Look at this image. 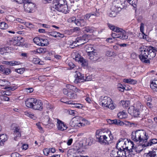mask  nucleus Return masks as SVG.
<instances>
[{
	"mask_svg": "<svg viewBox=\"0 0 157 157\" xmlns=\"http://www.w3.org/2000/svg\"><path fill=\"white\" fill-rule=\"evenodd\" d=\"M132 139L135 142L137 143L144 144L142 147H147L150 146L157 143V139H153L147 142L149 136L146 132L143 129H138L133 131L132 133Z\"/></svg>",
	"mask_w": 157,
	"mask_h": 157,
	"instance_id": "nucleus-1",
	"label": "nucleus"
},
{
	"mask_svg": "<svg viewBox=\"0 0 157 157\" xmlns=\"http://www.w3.org/2000/svg\"><path fill=\"white\" fill-rule=\"evenodd\" d=\"M139 51L141 52L139 56L141 60L144 63H150L149 59L155 56L157 51L155 48L151 46L141 47L140 48Z\"/></svg>",
	"mask_w": 157,
	"mask_h": 157,
	"instance_id": "nucleus-2",
	"label": "nucleus"
},
{
	"mask_svg": "<svg viewBox=\"0 0 157 157\" xmlns=\"http://www.w3.org/2000/svg\"><path fill=\"white\" fill-rule=\"evenodd\" d=\"M96 136L99 143L104 145H109L112 143L111 140L113 137L110 132L109 134L105 133L102 131L98 130L96 132Z\"/></svg>",
	"mask_w": 157,
	"mask_h": 157,
	"instance_id": "nucleus-3",
	"label": "nucleus"
},
{
	"mask_svg": "<svg viewBox=\"0 0 157 157\" xmlns=\"http://www.w3.org/2000/svg\"><path fill=\"white\" fill-rule=\"evenodd\" d=\"M136 106L129 108L128 111V112H130L132 113L135 117H140L139 115L142 114L143 106L139 102L136 103Z\"/></svg>",
	"mask_w": 157,
	"mask_h": 157,
	"instance_id": "nucleus-4",
	"label": "nucleus"
},
{
	"mask_svg": "<svg viewBox=\"0 0 157 157\" xmlns=\"http://www.w3.org/2000/svg\"><path fill=\"white\" fill-rule=\"evenodd\" d=\"M101 105L103 107H108L111 110L115 109L116 105L113 103L112 99L109 97H104L101 101Z\"/></svg>",
	"mask_w": 157,
	"mask_h": 157,
	"instance_id": "nucleus-5",
	"label": "nucleus"
},
{
	"mask_svg": "<svg viewBox=\"0 0 157 157\" xmlns=\"http://www.w3.org/2000/svg\"><path fill=\"white\" fill-rule=\"evenodd\" d=\"M127 144H130L132 145L131 148L129 147L128 150H127L128 154L130 155L131 157H132V155H134L137 153L140 152L143 150V149H138V148H140V147H141V146L140 145H138L137 147H134L133 142L132 141H131L130 142L128 141Z\"/></svg>",
	"mask_w": 157,
	"mask_h": 157,
	"instance_id": "nucleus-6",
	"label": "nucleus"
},
{
	"mask_svg": "<svg viewBox=\"0 0 157 157\" xmlns=\"http://www.w3.org/2000/svg\"><path fill=\"white\" fill-rule=\"evenodd\" d=\"M25 2L24 8L25 11L28 13L32 12L35 7V5L34 3L31 2L30 0H27Z\"/></svg>",
	"mask_w": 157,
	"mask_h": 157,
	"instance_id": "nucleus-7",
	"label": "nucleus"
},
{
	"mask_svg": "<svg viewBox=\"0 0 157 157\" xmlns=\"http://www.w3.org/2000/svg\"><path fill=\"white\" fill-rule=\"evenodd\" d=\"M125 139H121L119 140L116 144V148L117 149L128 150L129 147L126 146Z\"/></svg>",
	"mask_w": 157,
	"mask_h": 157,
	"instance_id": "nucleus-8",
	"label": "nucleus"
},
{
	"mask_svg": "<svg viewBox=\"0 0 157 157\" xmlns=\"http://www.w3.org/2000/svg\"><path fill=\"white\" fill-rule=\"evenodd\" d=\"M76 73L75 76V79L74 81L75 83H78L89 80L86 77H84V75L80 72L76 71Z\"/></svg>",
	"mask_w": 157,
	"mask_h": 157,
	"instance_id": "nucleus-9",
	"label": "nucleus"
},
{
	"mask_svg": "<svg viewBox=\"0 0 157 157\" xmlns=\"http://www.w3.org/2000/svg\"><path fill=\"white\" fill-rule=\"evenodd\" d=\"M54 7H52L51 10H57L59 12H62L64 13H67L69 12L67 5H64L63 6H55Z\"/></svg>",
	"mask_w": 157,
	"mask_h": 157,
	"instance_id": "nucleus-10",
	"label": "nucleus"
},
{
	"mask_svg": "<svg viewBox=\"0 0 157 157\" xmlns=\"http://www.w3.org/2000/svg\"><path fill=\"white\" fill-rule=\"evenodd\" d=\"M56 125L58 130L63 131L65 130L68 128L66 124L60 120L57 119Z\"/></svg>",
	"mask_w": 157,
	"mask_h": 157,
	"instance_id": "nucleus-11",
	"label": "nucleus"
},
{
	"mask_svg": "<svg viewBox=\"0 0 157 157\" xmlns=\"http://www.w3.org/2000/svg\"><path fill=\"white\" fill-rule=\"evenodd\" d=\"M63 94L70 99H75L77 98V95L73 93V92L68 90L66 89H63Z\"/></svg>",
	"mask_w": 157,
	"mask_h": 157,
	"instance_id": "nucleus-12",
	"label": "nucleus"
},
{
	"mask_svg": "<svg viewBox=\"0 0 157 157\" xmlns=\"http://www.w3.org/2000/svg\"><path fill=\"white\" fill-rule=\"evenodd\" d=\"M42 105V103L41 100H37L36 99L33 109L35 110H41L43 109Z\"/></svg>",
	"mask_w": 157,
	"mask_h": 157,
	"instance_id": "nucleus-13",
	"label": "nucleus"
},
{
	"mask_svg": "<svg viewBox=\"0 0 157 157\" xmlns=\"http://www.w3.org/2000/svg\"><path fill=\"white\" fill-rule=\"evenodd\" d=\"M117 157H131V155L127 153V150L118 149Z\"/></svg>",
	"mask_w": 157,
	"mask_h": 157,
	"instance_id": "nucleus-14",
	"label": "nucleus"
},
{
	"mask_svg": "<svg viewBox=\"0 0 157 157\" xmlns=\"http://www.w3.org/2000/svg\"><path fill=\"white\" fill-rule=\"evenodd\" d=\"M88 58L90 60L93 61H96L98 60L99 58V56L96 52L91 53L88 54Z\"/></svg>",
	"mask_w": 157,
	"mask_h": 157,
	"instance_id": "nucleus-15",
	"label": "nucleus"
},
{
	"mask_svg": "<svg viewBox=\"0 0 157 157\" xmlns=\"http://www.w3.org/2000/svg\"><path fill=\"white\" fill-rule=\"evenodd\" d=\"M64 5H67L66 0H55L53 1L52 7L58 6H62Z\"/></svg>",
	"mask_w": 157,
	"mask_h": 157,
	"instance_id": "nucleus-16",
	"label": "nucleus"
},
{
	"mask_svg": "<svg viewBox=\"0 0 157 157\" xmlns=\"http://www.w3.org/2000/svg\"><path fill=\"white\" fill-rule=\"evenodd\" d=\"M88 39L87 38V36L86 35H84L82 37L77 38L75 42L79 43V44L77 45H78L79 44L80 45L84 44L88 41Z\"/></svg>",
	"mask_w": 157,
	"mask_h": 157,
	"instance_id": "nucleus-17",
	"label": "nucleus"
},
{
	"mask_svg": "<svg viewBox=\"0 0 157 157\" xmlns=\"http://www.w3.org/2000/svg\"><path fill=\"white\" fill-rule=\"evenodd\" d=\"M35 100L36 99L33 98L28 99L25 101V104L26 106L29 108L33 109Z\"/></svg>",
	"mask_w": 157,
	"mask_h": 157,
	"instance_id": "nucleus-18",
	"label": "nucleus"
},
{
	"mask_svg": "<svg viewBox=\"0 0 157 157\" xmlns=\"http://www.w3.org/2000/svg\"><path fill=\"white\" fill-rule=\"evenodd\" d=\"M119 33H121V34L119 36V38L122 40H126L128 39V36L126 32L123 29L120 28Z\"/></svg>",
	"mask_w": 157,
	"mask_h": 157,
	"instance_id": "nucleus-19",
	"label": "nucleus"
},
{
	"mask_svg": "<svg viewBox=\"0 0 157 157\" xmlns=\"http://www.w3.org/2000/svg\"><path fill=\"white\" fill-rule=\"evenodd\" d=\"M108 123L109 124H114L117 125H122L123 123L120 120H117V119H114L113 120H110L108 119L107 120Z\"/></svg>",
	"mask_w": 157,
	"mask_h": 157,
	"instance_id": "nucleus-20",
	"label": "nucleus"
},
{
	"mask_svg": "<svg viewBox=\"0 0 157 157\" xmlns=\"http://www.w3.org/2000/svg\"><path fill=\"white\" fill-rule=\"evenodd\" d=\"M5 89H6V90L5 91V92H3L4 93V95L10 96L11 94V93L10 91H11L14 90L15 88L13 86H9L7 87H5Z\"/></svg>",
	"mask_w": 157,
	"mask_h": 157,
	"instance_id": "nucleus-21",
	"label": "nucleus"
},
{
	"mask_svg": "<svg viewBox=\"0 0 157 157\" xmlns=\"http://www.w3.org/2000/svg\"><path fill=\"white\" fill-rule=\"evenodd\" d=\"M76 118L77 119H79V120H81V121H80V122L78 123L75 124L74 126H77L78 127H80L83 126H84L85 125V124H83L82 122H81V121H85L86 123L87 121L85 120L84 119H83L82 117H76Z\"/></svg>",
	"mask_w": 157,
	"mask_h": 157,
	"instance_id": "nucleus-22",
	"label": "nucleus"
},
{
	"mask_svg": "<svg viewBox=\"0 0 157 157\" xmlns=\"http://www.w3.org/2000/svg\"><path fill=\"white\" fill-rule=\"evenodd\" d=\"M8 137L6 134L0 135V145H4V142L7 141Z\"/></svg>",
	"mask_w": 157,
	"mask_h": 157,
	"instance_id": "nucleus-23",
	"label": "nucleus"
},
{
	"mask_svg": "<svg viewBox=\"0 0 157 157\" xmlns=\"http://www.w3.org/2000/svg\"><path fill=\"white\" fill-rule=\"evenodd\" d=\"M146 157H157V149L149 152L147 154Z\"/></svg>",
	"mask_w": 157,
	"mask_h": 157,
	"instance_id": "nucleus-24",
	"label": "nucleus"
},
{
	"mask_svg": "<svg viewBox=\"0 0 157 157\" xmlns=\"http://www.w3.org/2000/svg\"><path fill=\"white\" fill-rule=\"evenodd\" d=\"M86 51L88 55L91 53L94 52L93 51L94 50L93 48V45H87L85 47Z\"/></svg>",
	"mask_w": 157,
	"mask_h": 157,
	"instance_id": "nucleus-25",
	"label": "nucleus"
},
{
	"mask_svg": "<svg viewBox=\"0 0 157 157\" xmlns=\"http://www.w3.org/2000/svg\"><path fill=\"white\" fill-rule=\"evenodd\" d=\"M76 23L78 26H83L86 24V21L83 19H77Z\"/></svg>",
	"mask_w": 157,
	"mask_h": 157,
	"instance_id": "nucleus-26",
	"label": "nucleus"
},
{
	"mask_svg": "<svg viewBox=\"0 0 157 157\" xmlns=\"http://www.w3.org/2000/svg\"><path fill=\"white\" fill-rule=\"evenodd\" d=\"M66 87L68 90H69L70 91L74 92H78V90L75 86L69 84H68L67 85Z\"/></svg>",
	"mask_w": 157,
	"mask_h": 157,
	"instance_id": "nucleus-27",
	"label": "nucleus"
},
{
	"mask_svg": "<svg viewBox=\"0 0 157 157\" xmlns=\"http://www.w3.org/2000/svg\"><path fill=\"white\" fill-rule=\"evenodd\" d=\"M52 122L50 118L48 116H45L43 120V124L45 125H47L48 124H52Z\"/></svg>",
	"mask_w": 157,
	"mask_h": 157,
	"instance_id": "nucleus-28",
	"label": "nucleus"
},
{
	"mask_svg": "<svg viewBox=\"0 0 157 157\" xmlns=\"http://www.w3.org/2000/svg\"><path fill=\"white\" fill-rule=\"evenodd\" d=\"M20 38L13 39L12 40V44L14 46H19L22 43L20 40Z\"/></svg>",
	"mask_w": 157,
	"mask_h": 157,
	"instance_id": "nucleus-29",
	"label": "nucleus"
},
{
	"mask_svg": "<svg viewBox=\"0 0 157 157\" xmlns=\"http://www.w3.org/2000/svg\"><path fill=\"white\" fill-rule=\"evenodd\" d=\"M108 25L110 29L114 32L119 33V31H120L119 29L120 28L118 27H115L114 25L110 24H108Z\"/></svg>",
	"mask_w": 157,
	"mask_h": 157,
	"instance_id": "nucleus-30",
	"label": "nucleus"
},
{
	"mask_svg": "<svg viewBox=\"0 0 157 157\" xmlns=\"http://www.w3.org/2000/svg\"><path fill=\"white\" fill-rule=\"evenodd\" d=\"M150 87L154 91H157V80L152 81L151 83Z\"/></svg>",
	"mask_w": 157,
	"mask_h": 157,
	"instance_id": "nucleus-31",
	"label": "nucleus"
},
{
	"mask_svg": "<svg viewBox=\"0 0 157 157\" xmlns=\"http://www.w3.org/2000/svg\"><path fill=\"white\" fill-rule=\"evenodd\" d=\"M118 118L120 119L124 118L126 117V114L125 112L124 111L120 112L117 114Z\"/></svg>",
	"mask_w": 157,
	"mask_h": 157,
	"instance_id": "nucleus-32",
	"label": "nucleus"
},
{
	"mask_svg": "<svg viewBox=\"0 0 157 157\" xmlns=\"http://www.w3.org/2000/svg\"><path fill=\"white\" fill-rule=\"evenodd\" d=\"M83 29L84 33H91L93 31L92 27H86Z\"/></svg>",
	"mask_w": 157,
	"mask_h": 157,
	"instance_id": "nucleus-33",
	"label": "nucleus"
},
{
	"mask_svg": "<svg viewBox=\"0 0 157 157\" xmlns=\"http://www.w3.org/2000/svg\"><path fill=\"white\" fill-rule=\"evenodd\" d=\"M120 104L123 107L126 108L128 107L129 104V102L128 101L121 100V101Z\"/></svg>",
	"mask_w": 157,
	"mask_h": 157,
	"instance_id": "nucleus-34",
	"label": "nucleus"
},
{
	"mask_svg": "<svg viewBox=\"0 0 157 157\" xmlns=\"http://www.w3.org/2000/svg\"><path fill=\"white\" fill-rule=\"evenodd\" d=\"M14 134L17 135V136L20 137L21 136V134L20 131V129L19 127H16L14 131Z\"/></svg>",
	"mask_w": 157,
	"mask_h": 157,
	"instance_id": "nucleus-35",
	"label": "nucleus"
},
{
	"mask_svg": "<svg viewBox=\"0 0 157 157\" xmlns=\"http://www.w3.org/2000/svg\"><path fill=\"white\" fill-rule=\"evenodd\" d=\"M117 148L113 150L110 153L111 157H117L118 150Z\"/></svg>",
	"mask_w": 157,
	"mask_h": 157,
	"instance_id": "nucleus-36",
	"label": "nucleus"
},
{
	"mask_svg": "<svg viewBox=\"0 0 157 157\" xmlns=\"http://www.w3.org/2000/svg\"><path fill=\"white\" fill-rule=\"evenodd\" d=\"M77 19H76L75 17H73L69 18L67 20V21L69 23H75L76 25V22L77 21Z\"/></svg>",
	"mask_w": 157,
	"mask_h": 157,
	"instance_id": "nucleus-37",
	"label": "nucleus"
},
{
	"mask_svg": "<svg viewBox=\"0 0 157 157\" xmlns=\"http://www.w3.org/2000/svg\"><path fill=\"white\" fill-rule=\"evenodd\" d=\"M40 45L41 46H47L49 42L47 39H44L41 38Z\"/></svg>",
	"mask_w": 157,
	"mask_h": 157,
	"instance_id": "nucleus-38",
	"label": "nucleus"
},
{
	"mask_svg": "<svg viewBox=\"0 0 157 157\" xmlns=\"http://www.w3.org/2000/svg\"><path fill=\"white\" fill-rule=\"evenodd\" d=\"M128 2L135 8L137 4V0H127Z\"/></svg>",
	"mask_w": 157,
	"mask_h": 157,
	"instance_id": "nucleus-39",
	"label": "nucleus"
},
{
	"mask_svg": "<svg viewBox=\"0 0 157 157\" xmlns=\"http://www.w3.org/2000/svg\"><path fill=\"white\" fill-rule=\"evenodd\" d=\"M8 27V25L4 22L0 23V29H6Z\"/></svg>",
	"mask_w": 157,
	"mask_h": 157,
	"instance_id": "nucleus-40",
	"label": "nucleus"
},
{
	"mask_svg": "<svg viewBox=\"0 0 157 157\" xmlns=\"http://www.w3.org/2000/svg\"><path fill=\"white\" fill-rule=\"evenodd\" d=\"M41 38L40 37H35L33 39L34 42L38 45L40 46V44Z\"/></svg>",
	"mask_w": 157,
	"mask_h": 157,
	"instance_id": "nucleus-41",
	"label": "nucleus"
},
{
	"mask_svg": "<svg viewBox=\"0 0 157 157\" xmlns=\"http://www.w3.org/2000/svg\"><path fill=\"white\" fill-rule=\"evenodd\" d=\"M72 55L73 59H75L76 61H80V59L81 58H80V55L78 54H74Z\"/></svg>",
	"mask_w": 157,
	"mask_h": 157,
	"instance_id": "nucleus-42",
	"label": "nucleus"
},
{
	"mask_svg": "<svg viewBox=\"0 0 157 157\" xmlns=\"http://www.w3.org/2000/svg\"><path fill=\"white\" fill-rule=\"evenodd\" d=\"M33 62L35 64H41L40 59L37 58H34L33 59Z\"/></svg>",
	"mask_w": 157,
	"mask_h": 157,
	"instance_id": "nucleus-43",
	"label": "nucleus"
},
{
	"mask_svg": "<svg viewBox=\"0 0 157 157\" xmlns=\"http://www.w3.org/2000/svg\"><path fill=\"white\" fill-rule=\"evenodd\" d=\"M80 62L82 63V65L83 66H86L88 65V63L86 61V60L84 59L83 58H82L80 59Z\"/></svg>",
	"mask_w": 157,
	"mask_h": 157,
	"instance_id": "nucleus-44",
	"label": "nucleus"
},
{
	"mask_svg": "<svg viewBox=\"0 0 157 157\" xmlns=\"http://www.w3.org/2000/svg\"><path fill=\"white\" fill-rule=\"evenodd\" d=\"M117 12L115 11H111L109 14V16L111 17H115L117 15Z\"/></svg>",
	"mask_w": 157,
	"mask_h": 157,
	"instance_id": "nucleus-45",
	"label": "nucleus"
},
{
	"mask_svg": "<svg viewBox=\"0 0 157 157\" xmlns=\"http://www.w3.org/2000/svg\"><path fill=\"white\" fill-rule=\"evenodd\" d=\"M46 50L45 48H40L36 50V52L38 53H41L45 52Z\"/></svg>",
	"mask_w": 157,
	"mask_h": 157,
	"instance_id": "nucleus-46",
	"label": "nucleus"
},
{
	"mask_svg": "<svg viewBox=\"0 0 157 157\" xmlns=\"http://www.w3.org/2000/svg\"><path fill=\"white\" fill-rule=\"evenodd\" d=\"M97 10H96V12H92L90 13H89L90 15V17L91 16H92V17H96V16L98 17V16L99 15V13L98 12H97Z\"/></svg>",
	"mask_w": 157,
	"mask_h": 157,
	"instance_id": "nucleus-47",
	"label": "nucleus"
},
{
	"mask_svg": "<svg viewBox=\"0 0 157 157\" xmlns=\"http://www.w3.org/2000/svg\"><path fill=\"white\" fill-rule=\"evenodd\" d=\"M15 71L17 73L21 74L23 73L24 71V69L23 68H19L18 69H16Z\"/></svg>",
	"mask_w": 157,
	"mask_h": 157,
	"instance_id": "nucleus-48",
	"label": "nucleus"
},
{
	"mask_svg": "<svg viewBox=\"0 0 157 157\" xmlns=\"http://www.w3.org/2000/svg\"><path fill=\"white\" fill-rule=\"evenodd\" d=\"M10 73L11 70L10 69L5 68L3 74H5L6 75H9Z\"/></svg>",
	"mask_w": 157,
	"mask_h": 157,
	"instance_id": "nucleus-49",
	"label": "nucleus"
},
{
	"mask_svg": "<svg viewBox=\"0 0 157 157\" xmlns=\"http://www.w3.org/2000/svg\"><path fill=\"white\" fill-rule=\"evenodd\" d=\"M0 98L2 100H4L5 101H9V98L4 95H2L0 96Z\"/></svg>",
	"mask_w": 157,
	"mask_h": 157,
	"instance_id": "nucleus-50",
	"label": "nucleus"
},
{
	"mask_svg": "<svg viewBox=\"0 0 157 157\" xmlns=\"http://www.w3.org/2000/svg\"><path fill=\"white\" fill-rule=\"evenodd\" d=\"M43 152L45 155H47L49 153V149L48 148H45L43 150Z\"/></svg>",
	"mask_w": 157,
	"mask_h": 157,
	"instance_id": "nucleus-51",
	"label": "nucleus"
},
{
	"mask_svg": "<svg viewBox=\"0 0 157 157\" xmlns=\"http://www.w3.org/2000/svg\"><path fill=\"white\" fill-rule=\"evenodd\" d=\"M5 52H6V50L5 48H0V54L3 55Z\"/></svg>",
	"mask_w": 157,
	"mask_h": 157,
	"instance_id": "nucleus-52",
	"label": "nucleus"
},
{
	"mask_svg": "<svg viewBox=\"0 0 157 157\" xmlns=\"http://www.w3.org/2000/svg\"><path fill=\"white\" fill-rule=\"evenodd\" d=\"M144 24L142 23H141L140 29V31L143 33H144Z\"/></svg>",
	"mask_w": 157,
	"mask_h": 157,
	"instance_id": "nucleus-53",
	"label": "nucleus"
},
{
	"mask_svg": "<svg viewBox=\"0 0 157 157\" xmlns=\"http://www.w3.org/2000/svg\"><path fill=\"white\" fill-rule=\"evenodd\" d=\"M11 157H19L20 155L18 153L14 152L11 154Z\"/></svg>",
	"mask_w": 157,
	"mask_h": 157,
	"instance_id": "nucleus-54",
	"label": "nucleus"
},
{
	"mask_svg": "<svg viewBox=\"0 0 157 157\" xmlns=\"http://www.w3.org/2000/svg\"><path fill=\"white\" fill-rule=\"evenodd\" d=\"M68 65L71 69L74 68L75 66V65L72 62H69Z\"/></svg>",
	"mask_w": 157,
	"mask_h": 157,
	"instance_id": "nucleus-55",
	"label": "nucleus"
},
{
	"mask_svg": "<svg viewBox=\"0 0 157 157\" xmlns=\"http://www.w3.org/2000/svg\"><path fill=\"white\" fill-rule=\"evenodd\" d=\"M12 66H15L17 65H19L21 63L20 62L17 61H12Z\"/></svg>",
	"mask_w": 157,
	"mask_h": 157,
	"instance_id": "nucleus-56",
	"label": "nucleus"
},
{
	"mask_svg": "<svg viewBox=\"0 0 157 157\" xmlns=\"http://www.w3.org/2000/svg\"><path fill=\"white\" fill-rule=\"evenodd\" d=\"M56 38L57 37H59L61 38H63L64 37V35L63 34H61L59 33L56 32Z\"/></svg>",
	"mask_w": 157,
	"mask_h": 157,
	"instance_id": "nucleus-57",
	"label": "nucleus"
},
{
	"mask_svg": "<svg viewBox=\"0 0 157 157\" xmlns=\"http://www.w3.org/2000/svg\"><path fill=\"white\" fill-rule=\"evenodd\" d=\"M3 63L6 64L10 66H12V61H3Z\"/></svg>",
	"mask_w": 157,
	"mask_h": 157,
	"instance_id": "nucleus-58",
	"label": "nucleus"
},
{
	"mask_svg": "<svg viewBox=\"0 0 157 157\" xmlns=\"http://www.w3.org/2000/svg\"><path fill=\"white\" fill-rule=\"evenodd\" d=\"M119 85L121 86L118 87V90L121 92L124 91V89H125V88L121 84H120Z\"/></svg>",
	"mask_w": 157,
	"mask_h": 157,
	"instance_id": "nucleus-59",
	"label": "nucleus"
},
{
	"mask_svg": "<svg viewBox=\"0 0 157 157\" xmlns=\"http://www.w3.org/2000/svg\"><path fill=\"white\" fill-rule=\"evenodd\" d=\"M14 1H16L19 3H25V1H26L27 0H13Z\"/></svg>",
	"mask_w": 157,
	"mask_h": 157,
	"instance_id": "nucleus-60",
	"label": "nucleus"
},
{
	"mask_svg": "<svg viewBox=\"0 0 157 157\" xmlns=\"http://www.w3.org/2000/svg\"><path fill=\"white\" fill-rule=\"evenodd\" d=\"M137 82V81L136 80L131 78L129 84L134 85L136 84Z\"/></svg>",
	"mask_w": 157,
	"mask_h": 157,
	"instance_id": "nucleus-61",
	"label": "nucleus"
},
{
	"mask_svg": "<svg viewBox=\"0 0 157 157\" xmlns=\"http://www.w3.org/2000/svg\"><path fill=\"white\" fill-rule=\"evenodd\" d=\"M74 107L78 108H81L82 107V105L80 104H74Z\"/></svg>",
	"mask_w": 157,
	"mask_h": 157,
	"instance_id": "nucleus-62",
	"label": "nucleus"
},
{
	"mask_svg": "<svg viewBox=\"0 0 157 157\" xmlns=\"http://www.w3.org/2000/svg\"><path fill=\"white\" fill-rule=\"evenodd\" d=\"M112 54V52L109 51H107L106 53V56L109 57L112 56V55H113Z\"/></svg>",
	"mask_w": 157,
	"mask_h": 157,
	"instance_id": "nucleus-63",
	"label": "nucleus"
},
{
	"mask_svg": "<svg viewBox=\"0 0 157 157\" xmlns=\"http://www.w3.org/2000/svg\"><path fill=\"white\" fill-rule=\"evenodd\" d=\"M5 68L3 66H0V71L3 74Z\"/></svg>",
	"mask_w": 157,
	"mask_h": 157,
	"instance_id": "nucleus-64",
	"label": "nucleus"
}]
</instances>
